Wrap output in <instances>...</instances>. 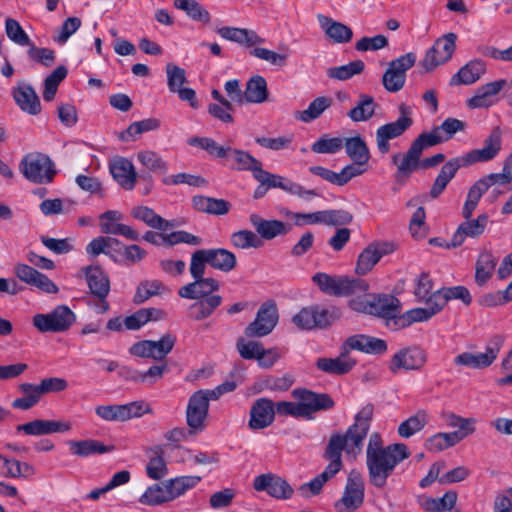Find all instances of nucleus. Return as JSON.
Returning <instances> with one entry per match:
<instances>
[{
    "mask_svg": "<svg viewBox=\"0 0 512 512\" xmlns=\"http://www.w3.org/2000/svg\"><path fill=\"white\" fill-rule=\"evenodd\" d=\"M374 416L371 403L363 406L355 415L354 422L345 433H333L324 451V458L329 461L323 472L313 480H330L342 469V453L349 459H356L363 451L364 440L370 430Z\"/></svg>",
    "mask_w": 512,
    "mask_h": 512,
    "instance_id": "obj_1",
    "label": "nucleus"
},
{
    "mask_svg": "<svg viewBox=\"0 0 512 512\" xmlns=\"http://www.w3.org/2000/svg\"><path fill=\"white\" fill-rule=\"evenodd\" d=\"M410 455L403 443L384 446L379 432L370 434L366 448V465L372 478L387 479L395 467Z\"/></svg>",
    "mask_w": 512,
    "mask_h": 512,
    "instance_id": "obj_2",
    "label": "nucleus"
},
{
    "mask_svg": "<svg viewBox=\"0 0 512 512\" xmlns=\"http://www.w3.org/2000/svg\"><path fill=\"white\" fill-rule=\"evenodd\" d=\"M295 399L290 402V416L312 419V415L321 410H328L334 402L328 394H317L306 389H295L292 392Z\"/></svg>",
    "mask_w": 512,
    "mask_h": 512,
    "instance_id": "obj_3",
    "label": "nucleus"
},
{
    "mask_svg": "<svg viewBox=\"0 0 512 512\" xmlns=\"http://www.w3.org/2000/svg\"><path fill=\"white\" fill-rule=\"evenodd\" d=\"M399 117L393 121L381 125L376 130L377 148L382 154L390 151V140L402 136L412 125V109L406 103L398 106Z\"/></svg>",
    "mask_w": 512,
    "mask_h": 512,
    "instance_id": "obj_4",
    "label": "nucleus"
},
{
    "mask_svg": "<svg viewBox=\"0 0 512 512\" xmlns=\"http://www.w3.org/2000/svg\"><path fill=\"white\" fill-rule=\"evenodd\" d=\"M19 169L27 180L36 184L50 183L56 174L53 161L42 153L25 155Z\"/></svg>",
    "mask_w": 512,
    "mask_h": 512,
    "instance_id": "obj_5",
    "label": "nucleus"
},
{
    "mask_svg": "<svg viewBox=\"0 0 512 512\" xmlns=\"http://www.w3.org/2000/svg\"><path fill=\"white\" fill-rule=\"evenodd\" d=\"M504 344V337L494 335L485 347V352H463L454 358V364L471 369H484L489 367L498 357Z\"/></svg>",
    "mask_w": 512,
    "mask_h": 512,
    "instance_id": "obj_6",
    "label": "nucleus"
},
{
    "mask_svg": "<svg viewBox=\"0 0 512 512\" xmlns=\"http://www.w3.org/2000/svg\"><path fill=\"white\" fill-rule=\"evenodd\" d=\"M74 312L66 305H59L46 314H36L33 325L42 333L67 331L75 322Z\"/></svg>",
    "mask_w": 512,
    "mask_h": 512,
    "instance_id": "obj_7",
    "label": "nucleus"
},
{
    "mask_svg": "<svg viewBox=\"0 0 512 512\" xmlns=\"http://www.w3.org/2000/svg\"><path fill=\"white\" fill-rule=\"evenodd\" d=\"M194 482H155L139 501L144 505H159L171 501L193 487Z\"/></svg>",
    "mask_w": 512,
    "mask_h": 512,
    "instance_id": "obj_8",
    "label": "nucleus"
},
{
    "mask_svg": "<svg viewBox=\"0 0 512 512\" xmlns=\"http://www.w3.org/2000/svg\"><path fill=\"white\" fill-rule=\"evenodd\" d=\"M504 130L501 126H495L483 141V147L473 149L464 156V163L473 165L476 163H486L494 160L503 148Z\"/></svg>",
    "mask_w": 512,
    "mask_h": 512,
    "instance_id": "obj_9",
    "label": "nucleus"
},
{
    "mask_svg": "<svg viewBox=\"0 0 512 512\" xmlns=\"http://www.w3.org/2000/svg\"><path fill=\"white\" fill-rule=\"evenodd\" d=\"M415 62L416 55L412 52L392 60L382 77L384 88L392 93L400 91L406 82V72L414 66Z\"/></svg>",
    "mask_w": 512,
    "mask_h": 512,
    "instance_id": "obj_10",
    "label": "nucleus"
},
{
    "mask_svg": "<svg viewBox=\"0 0 512 512\" xmlns=\"http://www.w3.org/2000/svg\"><path fill=\"white\" fill-rule=\"evenodd\" d=\"M83 271L90 293L98 300V312H107L109 310V303L106 299L110 292V279L108 275L98 265L85 267Z\"/></svg>",
    "mask_w": 512,
    "mask_h": 512,
    "instance_id": "obj_11",
    "label": "nucleus"
},
{
    "mask_svg": "<svg viewBox=\"0 0 512 512\" xmlns=\"http://www.w3.org/2000/svg\"><path fill=\"white\" fill-rule=\"evenodd\" d=\"M457 35L455 33H447L438 38L433 46L426 52L422 61V66L426 71H433L439 65L448 62L456 49Z\"/></svg>",
    "mask_w": 512,
    "mask_h": 512,
    "instance_id": "obj_12",
    "label": "nucleus"
},
{
    "mask_svg": "<svg viewBox=\"0 0 512 512\" xmlns=\"http://www.w3.org/2000/svg\"><path fill=\"white\" fill-rule=\"evenodd\" d=\"M278 322L276 304L272 301L264 302L257 311L255 320L244 330L249 338L264 337L272 332Z\"/></svg>",
    "mask_w": 512,
    "mask_h": 512,
    "instance_id": "obj_13",
    "label": "nucleus"
},
{
    "mask_svg": "<svg viewBox=\"0 0 512 512\" xmlns=\"http://www.w3.org/2000/svg\"><path fill=\"white\" fill-rule=\"evenodd\" d=\"M427 361L426 352L418 346H409L396 352L389 365L392 373L400 370L410 371L421 369Z\"/></svg>",
    "mask_w": 512,
    "mask_h": 512,
    "instance_id": "obj_14",
    "label": "nucleus"
},
{
    "mask_svg": "<svg viewBox=\"0 0 512 512\" xmlns=\"http://www.w3.org/2000/svg\"><path fill=\"white\" fill-rule=\"evenodd\" d=\"M507 81L500 79L478 87L474 95L466 101L469 109H488L498 103V94L506 86Z\"/></svg>",
    "mask_w": 512,
    "mask_h": 512,
    "instance_id": "obj_15",
    "label": "nucleus"
},
{
    "mask_svg": "<svg viewBox=\"0 0 512 512\" xmlns=\"http://www.w3.org/2000/svg\"><path fill=\"white\" fill-rule=\"evenodd\" d=\"M396 246L392 242H374L367 246L359 255L356 273L365 275L378 263L384 255L392 253Z\"/></svg>",
    "mask_w": 512,
    "mask_h": 512,
    "instance_id": "obj_16",
    "label": "nucleus"
},
{
    "mask_svg": "<svg viewBox=\"0 0 512 512\" xmlns=\"http://www.w3.org/2000/svg\"><path fill=\"white\" fill-rule=\"evenodd\" d=\"M209 406L202 392L191 395L186 409L187 425L191 429L189 433H198L205 429V420L208 416Z\"/></svg>",
    "mask_w": 512,
    "mask_h": 512,
    "instance_id": "obj_17",
    "label": "nucleus"
},
{
    "mask_svg": "<svg viewBox=\"0 0 512 512\" xmlns=\"http://www.w3.org/2000/svg\"><path fill=\"white\" fill-rule=\"evenodd\" d=\"M14 273L20 281L36 287L42 292L56 294L59 291L52 280L27 264L17 263L14 266Z\"/></svg>",
    "mask_w": 512,
    "mask_h": 512,
    "instance_id": "obj_18",
    "label": "nucleus"
},
{
    "mask_svg": "<svg viewBox=\"0 0 512 512\" xmlns=\"http://www.w3.org/2000/svg\"><path fill=\"white\" fill-rule=\"evenodd\" d=\"M292 320L300 329L311 330L315 327H327L332 323L333 318L326 309L306 307L296 314Z\"/></svg>",
    "mask_w": 512,
    "mask_h": 512,
    "instance_id": "obj_19",
    "label": "nucleus"
},
{
    "mask_svg": "<svg viewBox=\"0 0 512 512\" xmlns=\"http://www.w3.org/2000/svg\"><path fill=\"white\" fill-rule=\"evenodd\" d=\"M71 428L72 425L69 421L36 419L16 426V431L30 436H41L67 432Z\"/></svg>",
    "mask_w": 512,
    "mask_h": 512,
    "instance_id": "obj_20",
    "label": "nucleus"
},
{
    "mask_svg": "<svg viewBox=\"0 0 512 512\" xmlns=\"http://www.w3.org/2000/svg\"><path fill=\"white\" fill-rule=\"evenodd\" d=\"M488 223V216L480 214L476 219H466L461 223L451 238V242L446 244L447 248H456L461 246L467 237L477 238L483 234Z\"/></svg>",
    "mask_w": 512,
    "mask_h": 512,
    "instance_id": "obj_21",
    "label": "nucleus"
},
{
    "mask_svg": "<svg viewBox=\"0 0 512 512\" xmlns=\"http://www.w3.org/2000/svg\"><path fill=\"white\" fill-rule=\"evenodd\" d=\"M275 418L274 403L268 398L257 399L250 409L248 426L252 430H261L270 426Z\"/></svg>",
    "mask_w": 512,
    "mask_h": 512,
    "instance_id": "obj_22",
    "label": "nucleus"
},
{
    "mask_svg": "<svg viewBox=\"0 0 512 512\" xmlns=\"http://www.w3.org/2000/svg\"><path fill=\"white\" fill-rule=\"evenodd\" d=\"M343 350H358L367 354H383L387 350V343L380 338L357 334L347 338Z\"/></svg>",
    "mask_w": 512,
    "mask_h": 512,
    "instance_id": "obj_23",
    "label": "nucleus"
},
{
    "mask_svg": "<svg viewBox=\"0 0 512 512\" xmlns=\"http://www.w3.org/2000/svg\"><path fill=\"white\" fill-rule=\"evenodd\" d=\"M219 289V283L213 278H200L194 279L193 282L182 286L178 290V295L181 298L190 300H204L212 296L213 292Z\"/></svg>",
    "mask_w": 512,
    "mask_h": 512,
    "instance_id": "obj_24",
    "label": "nucleus"
},
{
    "mask_svg": "<svg viewBox=\"0 0 512 512\" xmlns=\"http://www.w3.org/2000/svg\"><path fill=\"white\" fill-rule=\"evenodd\" d=\"M110 172L117 183L125 190H132L138 179L133 163L118 157L110 163Z\"/></svg>",
    "mask_w": 512,
    "mask_h": 512,
    "instance_id": "obj_25",
    "label": "nucleus"
},
{
    "mask_svg": "<svg viewBox=\"0 0 512 512\" xmlns=\"http://www.w3.org/2000/svg\"><path fill=\"white\" fill-rule=\"evenodd\" d=\"M486 73V64L483 60L473 59L462 66L449 81L450 86L472 85Z\"/></svg>",
    "mask_w": 512,
    "mask_h": 512,
    "instance_id": "obj_26",
    "label": "nucleus"
},
{
    "mask_svg": "<svg viewBox=\"0 0 512 512\" xmlns=\"http://www.w3.org/2000/svg\"><path fill=\"white\" fill-rule=\"evenodd\" d=\"M421 155V151L412 144L404 155H393L392 162L397 166L396 177H409L413 172L422 169Z\"/></svg>",
    "mask_w": 512,
    "mask_h": 512,
    "instance_id": "obj_27",
    "label": "nucleus"
},
{
    "mask_svg": "<svg viewBox=\"0 0 512 512\" xmlns=\"http://www.w3.org/2000/svg\"><path fill=\"white\" fill-rule=\"evenodd\" d=\"M317 20L325 35L334 43L344 44L351 41L353 31L347 25L322 14L317 15Z\"/></svg>",
    "mask_w": 512,
    "mask_h": 512,
    "instance_id": "obj_28",
    "label": "nucleus"
},
{
    "mask_svg": "<svg viewBox=\"0 0 512 512\" xmlns=\"http://www.w3.org/2000/svg\"><path fill=\"white\" fill-rule=\"evenodd\" d=\"M464 166H469L468 163H464V156L453 158L447 161L441 167V170L431 187V197L437 198L445 190L448 183L455 177L459 168Z\"/></svg>",
    "mask_w": 512,
    "mask_h": 512,
    "instance_id": "obj_29",
    "label": "nucleus"
},
{
    "mask_svg": "<svg viewBox=\"0 0 512 512\" xmlns=\"http://www.w3.org/2000/svg\"><path fill=\"white\" fill-rule=\"evenodd\" d=\"M13 97L23 112L37 115L41 112L40 99L31 85L19 84L13 91Z\"/></svg>",
    "mask_w": 512,
    "mask_h": 512,
    "instance_id": "obj_30",
    "label": "nucleus"
},
{
    "mask_svg": "<svg viewBox=\"0 0 512 512\" xmlns=\"http://www.w3.org/2000/svg\"><path fill=\"white\" fill-rule=\"evenodd\" d=\"M217 33L226 40L236 42L246 47H254L264 42V39L255 31L245 28L222 27L217 30Z\"/></svg>",
    "mask_w": 512,
    "mask_h": 512,
    "instance_id": "obj_31",
    "label": "nucleus"
},
{
    "mask_svg": "<svg viewBox=\"0 0 512 512\" xmlns=\"http://www.w3.org/2000/svg\"><path fill=\"white\" fill-rule=\"evenodd\" d=\"M369 288V284L363 279L338 275L331 296L348 297L357 293H365Z\"/></svg>",
    "mask_w": 512,
    "mask_h": 512,
    "instance_id": "obj_32",
    "label": "nucleus"
},
{
    "mask_svg": "<svg viewBox=\"0 0 512 512\" xmlns=\"http://www.w3.org/2000/svg\"><path fill=\"white\" fill-rule=\"evenodd\" d=\"M446 463L438 461L431 465L427 475L422 480H465L471 477V471L465 466L444 471Z\"/></svg>",
    "mask_w": 512,
    "mask_h": 512,
    "instance_id": "obj_33",
    "label": "nucleus"
},
{
    "mask_svg": "<svg viewBox=\"0 0 512 512\" xmlns=\"http://www.w3.org/2000/svg\"><path fill=\"white\" fill-rule=\"evenodd\" d=\"M225 160L230 168L240 171H251L253 176L255 175L256 170L262 164L248 152L232 148L231 146L230 149H228V154Z\"/></svg>",
    "mask_w": 512,
    "mask_h": 512,
    "instance_id": "obj_34",
    "label": "nucleus"
},
{
    "mask_svg": "<svg viewBox=\"0 0 512 512\" xmlns=\"http://www.w3.org/2000/svg\"><path fill=\"white\" fill-rule=\"evenodd\" d=\"M131 216L137 220L144 222L147 226L166 231L174 227V223L170 222L158 215L152 208L147 206H136L131 210Z\"/></svg>",
    "mask_w": 512,
    "mask_h": 512,
    "instance_id": "obj_35",
    "label": "nucleus"
},
{
    "mask_svg": "<svg viewBox=\"0 0 512 512\" xmlns=\"http://www.w3.org/2000/svg\"><path fill=\"white\" fill-rule=\"evenodd\" d=\"M249 220L257 233L266 240L286 233V225L279 220H264L258 214H251Z\"/></svg>",
    "mask_w": 512,
    "mask_h": 512,
    "instance_id": "obj_36",
    "label": "nucleus"
},
{
    "mask_svg": "<svg viewBox=\"0 0 512 512\" xmlns=\"http://www.w3.org/2000/svg\"><path fill=\"white\" fill-rule=\"evenodd\" d=\"M68 446L70 453L78 457H88L95 454H104L111 452L114 449V446H108L100 441L93 439L69 441Z\"/></svg>",
    "mask_w": 512,
    "mask_h": 512,
    "instance_id": "obj_37",
    "label": "nucleus"
},
{
    "mask_svg": "<svg viewBox=\"0 0 512 512\" xmlns=\"http://www.w3.org/2000/svg\"><path fill=\"white\" fill-rule=\"evenodd\" d=\"M397 299L388 295H375L370 297L369 315H374L382 318H394L397 313Z\"/></svg>",
    "mask_w": 512,
    "mask_h": 512,
    "instance_id": "obj_38",
    "label": "nucleus"
},
{
    "mask_svg": "<svg viewBox=\"0 0 512 512\" xmlns=\"http://www.w3.org/2000/svg\"><path fill=\"white\" fill-rule=\"evenodd\" d=\"M268 98L267 83L264 77L255 75L251 77L243 92L244 104L246 103H263Z\"/></svg>",
    "mask_w": 512,
    "mask_h": 512,
    "instance_id": "obj_39",
    "label": "nucleus"
},
{
    "mask_svg": "<svg viewBox=\"0 0 512 512\" xmlns=\"http://www.w3.org/2000/svg\"><path fill=\"white\" fill-rule=\"evenodd\" d=\"M208 265L222 272H230L236 266L234 253L224 248L205 249Z\"/></svg>",
    "mask_w": 512,
    "mask_h": 512,
    "instance_id": "obj_40",
    "label": "nucleus"
},
{
    "mask_svg": "<svg viewBox=\"0 0 512 512\" xmlns=\"http://www.w3.org/2000/svg\"><path fill=\"white\" fill-rule=\"evenodd\" d=\"M347 352L343 350L337 358H320L317 361V368L330 374H345L355 365V361L346 356Z\"/></svg>",
    "mask_w": 512,
    "mask_h": 512,
    "instance_id": "obj_41",
    "label": "nucleus"
},
{
    "mask_svg": "<svg viewBox=\"0 0 512 512\" xmlns=\"http://www.w3.org/2000/svg\"><path fill=\"white\" fill-rule=\"evenodd\" d=\"M34 475V468L28 463L7 459L0 454V476L11 478H29Z\"/></svg>",
    "mask_w": 512,
    "mask_h": 512,
    "instance_id": "obj_42",
    "label": "nucleus"
},
{
    "mask_svg": "<svg viewBox=\"0 0 512 512\" xmlns=\"http://www.w3.org/2000/svg\"><path fill=\"white\" fill-rule=\"evenodd\" d=\"M497 259L489 251H483L478 256L475 267V281L479 286L485 285L492 277Z\"/></svg>",
    "mask_w": 512,
    "mask_h": 512,
    "instance_id": "obj_43",
    "label": "nucleus"
},
{
    "mask_svg": "<svg viewBox=\"0 0 512 512\" xmlns=\"http://www.w3.org/2000/svg\"><path fill=\"white\" fill-rule=\"evenodd\" d=\"M164 312L156 308H142L130 316L124 318V326L127 330H138L150 320H160Z\"/></svg>",
    "mask_w": 512,
    "mask_h": 512,
    "instance_id": "obj_44",
    "label": "nucleus"
},
{
    "mask_svg": "<svg viewBox=\"0 0 512 512\" xmlns=\"http://www.w3.org/2000/svg\"><path fill=\"white\" fill-rule=\"evenodd\" d=\"M377 104L374 98L368 94H361L354 108L348 112V117L354 122L367 121L375 113Z\"/></svg>",
    "mask_w": 512,
    "mask_h": 512,
    "instance_id": "obj_45",
    "label": "nucleus"
},
{
    "mask_svg": "<svg viewBox=\"0 0 512 512\" xmlns=\"http://www.w3.org/2000/svg\"><path fill=\"white\" fill-rule=\"evenodd\" d=\"M331 105L332 99L330 97L320 96L315 98L309 104L307 109L303 111H296L294 116L296 119L304 123H309L319 118L326 109L331 107Z\"/></svg>",
    "mask_w": 512,
    "mask_h": 512,
    "instance_id": "obj_46",
    "label": "nucleus"
},
{
    "mask_svg": "<svg viewBox=\"0 0 512 512\" xmlns=\"http://www.w3.org/2000/svg\"><path fill=\"white\" fill-rule=\"evenodd\" d=\"M347 155L358 165H365L370 158L369 149L360 136L347 138L345 143Z\"/></svg>",
    "mask_w": 512,
    "mask_h": 512,
    "instance_id": "obj_47",
    "label": "nucleus"
},
{
    "mask_svg": "<svg viewBox=\"0 0 512 512\" xmlns=\"http://www.w3.org/2000/svg\"><path fill=\"white\" fill-rule=\"evenodd\" d=\"M365 64L362 60H354L348 64L330 67L327 69L326 74L330 79L338 81H346L359 75L364 71Z\"/></svg>",
    "mask_w": 512,
    "mask_h": 512,
    "instance_id": "obj_48",
    "label": "nucleus"
},
{
    "mask_svg": "<svg viewBox=\"0 0 512 512\" xmlns=\"http://www.w3.org/2000/svg\"><path fill=\"white\" fill-rule=\"evenodd\" d=\"M427 423V413L424 410H420L399 425L398 434L402 438H410L417 432L421 431Z\"/></svg>",
    "mask_w": 512,
    "mask_h": 512,
    "instance_id": "obj_49",
    "label": "nucleus"
},
{
    "mask_svg": "<svg viewBox=\"0 0 512 512\" xmlns=\"http://www.w3.org/2000/svg\"><path fill=\"white\" fill-rule=\"evenodd\" d=\"M160 127V121L156 118H148L133 122L129 127L121 132L120 139L123 141H133L144 132L156 130Z\"/></svg>",
    "mask_w": 512,
    "mask_h": 512,
    "instance_id": "obj_50",
    "label": "nucleus"
},
{
    "mask_svg": "<svg viewBox=\"0 0 512 512\" xmlns=\"http://www.w3.org/2000/svg\"><path fill=\"white\" fill-rule=\"evenodd\" d=\"M222 297L212 295L191 305L190 309L194 311L193 319L200 321L210 317L214 311L221 305Z\"/></svg>",
    "mask_w": 512,
    "mask_h": 512,
    "instance_id": "obj_51",
    "label": "nucleus"
},
{
    "mask_svg": "<svg viewBox=\"0 0 512 512\" xmlns=\"http://www.w3.org/2000/svg\"><path fill=\"white\" fill-rule=\"evenodd\" d=\"M137 160L149 171L154 173H166L167 162L155 151L143 150L137 153Z\"/></svg>",
    "mask_w": 512,
    "mask_h": 512,
    "instance_id": "obj_52",
    "label": "nucleus"
},
{
    "mask_svg": "<svg viewBox=\"0 0 512 512\" xmlns=\"http://www.w3.org/2000/svg\"><path fill=\"white\" fill-rule=\"evenodd\" d=\"M363 498V482H348L341 502L347 509L355 510L363 503Z\"/></svg>",
    "mask_w": 512,
    "mask_h": 512,
    "instance_id": "obj_53",
    "label": "nucleus"
},
{
    "mask_svg": "<svg viewBox=\"0 0 512 512\" xmlns=\"http://www.w3.org/2000/svg\"><path fill=\"white\" fill-rule=\"evenodd\" d=\"M165 290V285L158 280H146L141 282L134 294L133 302L142 304L152 296L160 294Z\"/></svg>",
    "mask_w": 512,
    "mask_h": 512,
    "instance_id": "obj_54",
    "label": "nucleus"
},
{
    "mask_svg": "<svg viewBox=\"0 0 512 512\" xmlns=\"http://www.w3.org/2000/svg\"><path fill=\"white\" fill-rule=\"evenodd\" d=\"M18 389L24 394L23 397L17 398L12 402V407L15 409L28 410L35 406L40 401V396L34 384L22 383L18 386Z\"/></svg>",
    "mask_w": 512,
    "mask_h": 512,
    "instance_id": "obj_55",
    "label": "nucleus"
},
{
    "mask_svg": "<svg viewBox=\"0 0 512 512\" xmlns=\"http://www.w3.org/2000/svg\"><path fill=\"white\" fill-rule=\"evenodd\" d=\"M67 75V69L64 66L57 67L44 81L43 99L50 102L54 99L57 88L61 81Z\"/></svg>",
    "mask_w": 512,
    "mask_h": 512,
    "instance_id": "obj_56",
    "label": "nucleus"
},
{
    "mask_svg": "<svg viewBox=\"0 0 512 512\" xmlns=\"http://www.w3.org/2000/svg\"><path fill=\"white\" fill-rule=\"evenodd\" d=\"M5 33L10 41L19 46H28L32 42L20 23L14 18H6Z\"/></svg>",
    "mask_w": 512,
    "mask_h": 512,
    "instance_id": "obj_57",
    "label": "nucleus"
},
{
    "mask_svg": "<svg viewBox=\"0 0 512 512\" xmlns=\"http://www.w3.org/2000/svg\"><path fill=\"white\" fill-rule=\"evenodd\" d=\"M174 6L177 9L183 10L186 14L196 21L209 22L210 15L197 1L195 0H175Z\"/></svg>",
    "mask_w": 512,
    "mask_h": 512,
    "instance_id": "obj_58",
    "label": "nucleus"
},
{
    "mask_svg": "<svg viewBox=\"0 0 512 512\" xmlns=\"http://www.w3.org/2000/svg\"><path fill=\"white\" fill-rule=\"evenodd\" d=\"M152 359L161 361L163 360L173 349L176 343V337L170 333L163 335L159 340H149Z\"/></svg>",
    "mask_w": 512,
    "mask_h": 512,
    "instance_id": "obj_59",
    "label": "nucleus"
},
{
    "mask_svg": "<svg viewBox=\"0 0 512 512\" xmlns=\"http://www.w3.org/2000/svg\"><path fill=\"white\" fill-rule=\"evenodd\" d=\"M123 218L121 212L116 210H108L99 216L100 230L104 234L118 235L122 223L119 221Z\"/></svg>",
    "mask_w": 512,
    "mask_h": 512,
    "instance_id": "obj_60",
    "label": "nucleus"
},
{
    "mask_svg": "<svg viewBox=\"0 0 512 512\" xmlns=\"http://www.w3.org/2000/svg\"><path fill=\"white\" fill-rule=\"evenodd\" d=\"M320 222L327 226H341L349 224L353 217L343 209H329L320 211Z\"/></svg>",
    "mask_w": 512,
    "mask_h": 512,
    "instance_id": "obj_61",
    "label": "nucleus"
},
{
    "mask_svg": "<svg viewBox=\"0 0 512 512\" xmlns=\"http://www.w3.org/2000/svg\"><path fill=\"white\" fill-rule=\"evenodd\" d=\"M232 244L241 249L259 248L263 245L262 240L250 230H240L231 235Z\"/></svg>",
    "mask_w": 512,
    "mask_h": 512,
    "instance_id": "obj_62",
    "label": "nucleus"
},
{
    "mask_svg": "<svg viewBox=\"0 0 512 512\" xmlns=\"http://www.w3.org/2000/svg\"><path fill=\"white\" fill-rule=\"evenodd\" d=\"M343 143L340 137L323 136L312 144L311 149L318 154H335L343 148Z\"/></svg>",
    "mask_w": 512,
    "mask_h": 512,
    "instance_id": "obj_63",
    "label": "nucleus"
},
{
    "mask_svg": "<svg viewBox=\"0 0 512 512\" xmlns=\"http://www.w3.org/2000/svg\"><path fill=\"white\" fill-rule=\"evenodd\" d=\"M432 313L427 307H418L406 311L397 320L396 324L404 328L415 322L427 321L432 317Z\"/></svg>",
    "mask_w": 512,
    "mask_h": 512,
    "instance_id": "obj_64",
    "label": "nucleus"
}]
</instances>
